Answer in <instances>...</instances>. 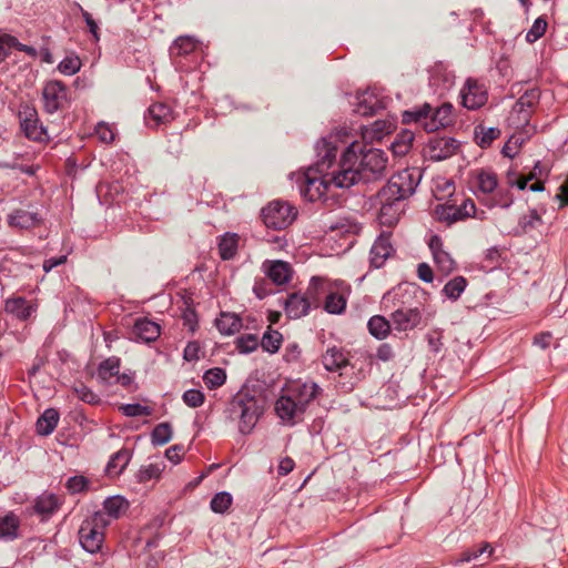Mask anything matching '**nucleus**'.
Listing matches in <instances>:
<instances>
[{
    "label": "nucleus",
    "mask_w": 568,
    "mask_h": 568,
    "mask_svg": "<svg viewBox=\"0 0 568 568\" xmlns=\"http://www.w3.org/2000/svg\"><path fill=\"white\" fill-rule=\"evenodd\" d=\"M336 140V136L320 140L315 145V165L295 174L300 194L310 202L322 201L326 206H332L341 201L339 195L333 191L338 189L333 181L337 176V165L334 164L337 154Z\"/></svg>",
    "instance_id": "f257e3e1"
},
{
    "label": "nucleus",
    "mask_w": 568,
    "mask_h": 568,
    "mask_svg": "<svg viewBox=\"0 0 568 568\" xmlns=\"http://www.w3.org/2000/svg\"><path fill=\"white\" fill-rule=\"evenodd\" d=\"M62 500L53 493L44 491L34 499L33 511L41 520L51 518L61 507Z\"/></svg>",
    "instance_id": "a211bd4d"
},
{
    "label": "nucleus",
    "mask_w": 568,
    "mask_h": 568,
    "mask_svg": "<svg viewBox=\"0 0 568 568\" xmlns=\"http://www.w3.org/2000/svg\"><path fill=\"white\" fill-rule=\"evenodd\" d=\"M327 293L324 281L320 277H312L306 292L303 294L304 298L310 304V308H317L321 304L323 296Z\"/></svg>",
    "instance_id": "bb28decb"
},
{
    "label": "nucleus",
    "mask_w": 568,
    "mask_h": 568,
    "mask_svg": "<svg viewBox=\"0 0 568 568\" xmlns=\"http://www.w3.org/2000/svg\"><path fill=\"white\" fill-rule=\"evenodd\" d=\"M182 318L184 321V324L189 326V328L192 332L195 331V327L197 325V316L194 308L187 306L182 314Z\"/></svg>",
    "instance_id": "69168bd1"
},
{
    "label": "nucleus",
    "mask_w": 568,
    "mask_h": 568,
    "mask_svg": "<svg viewBox=\"0 0 568 568\" xmlns=\"http://www.w3.org/2000/svg\"><path fill=\"white\" fill-rule=\"evenodd\" d=\"M42 102L49 114L63 110L69 102L68 88L58 80L47 82L42 89Z\"/></svg>",
    "instance_id": "9b49d317"
},
{
    "label": "nucleus",
    "mask_w": 568,
    "mask_h": 568,
    "mask_svg": "<svg viewBox=\"0 0 568 568\" xmlns=\"http://www.w3.org/2000/svg\"><path fill=\"white\" fill-rule=\"evenodd\" d=\"M81 68V61L78 57H65L58 65L61 73L65 75L75 74Z\"/></svg>",
    "instance_id": "603ef678"
},
{
    "label": "nucleus",
    "mask_w": 568,
    "mask_h": 568,
    "mask_svg": "<svg viewBox=\"0 0 568 568\" xmlns=\"http://www.w3.org/2000/svg\"><path fill=\"white\" fill-rule=\"evenodd\" d=\"M260 339L255 334H244L236 338L235 345L240 353L248 354L257 348Z\"/></svg>",
    "instance_id": "de8ad7c7"
},
{
    "label": "nucleus",
    "mask_w": 568,
    "mask_h": 568,
    "mask_svg": "<svg viewBox=\"0 0 568 568\" xmlns=\"http://www.w3.org/2000/svg\"><path fill=\"white\" fill-rule=\"evenodd\" d=\"M462 104L468 110L481 108L488 99L486 88L477 80L468 79L460 90Z\"/></svg>",
    "instance_id": "4468645a"
},
{
    "label": "nucleus",
    "mask_w": 568,
    "mask_h": 568,
    "mask_svg": "<svg viewBox=\"0 0 568 568\" xmlns=\"http://www.w3.org/2000/svg\"><path fill=\"white\" fill-rule=\"evenodd\" d=\"M540 100V91L536 88L527 90L513 106V114H517L519 123H528Z\"/></svg>",
    "instance_id": "dca6fc26"
},
{
    "label": "nucleus",
    "mask_w": 568,
    "mask_h": 568,
    "mask_svg": "<svg viewBox=\"0 0 568 568\" xmlns=\"http://www.w3.org/2000/svg\"><path fill=\"white\" fill-rule=\"evenodd\" d=\"M215 326L223 335H233L242 327L241 318L232 313H221L220 317L215 321Z\"/></svg>",
    "instance_id": "7c9ffc66"
},
{
    "label": "nucleus",
    "mask_w": 568,
    "mask_h": 568,
    "mask_svg": "<svg viewBox=\"0 0 568 568\" xmlns=\"http://www.w3.org/2000/svg\"><path fill=\"white\" fill-rule=\"evenodd\" d=\"M232 496L227 491H220L213 496L210 506L212 511L216 514H224L232 505Z\"/></svg>",
    "instance_id": "49530a36"
},
{
    "label": "nucleus",
    "mask_w": 568,
    "mask_h": 568,
    "mask_svg": "<svg viewBox=\"0 0 568 568\" xmlns=\"http://www.w3.org/2000/svg\"><path fill=\"white\" fill-rule=\"evenodd\" d=\"M398 287L392 292H387L383 296L384 307L393 308L390 312V321L393 329L397 332L412 331L422 322V312L418 306H413L405 302Z\"/></svg>",
    "instance_id": "39448f33"
},
{
    "label": "nucleus",
    "mask_w": 568,
    "mask_h": 568,
    "mask_svg": "<svg viewBox=\"0 0 568 568\" xmlns=\"http://www.w3.org/2000/svg\"><path fill=\"white\" fill-rule=\"evenodd\" d=\"M320 387L314 382H294L283 389L275 402L277 417L287 425L302 420L310 403L316 397Z\"/></svg>",
    "instance_id": "7ed1b4c3"
},
{
    "label": "nucleus",
    "mask_w": 568,
    "mask_h": 568,
    "mask_svg": "<svg viewBox=\"0 0 568 568\" xmlns=\"http://www.w3.org/2000/svg\"><path fill=\"white\" fill-rule=\"evenodd\" d=\"M417 275H418V278L425 283H432L434 280L433 270L427 263L418 264Z\"/></svg>",
    "instance_id": "0e129e2a"
},
{
    "label": "nucleus",
    "mask_w": 568,
    "mask_h": 568,
    "mask_svg": "<svg viewBox=\"0 0 568 568\" xmlns=\"http://www.w3.org/2000/svg\"><path fill=\"white\" fill-rule=\"evenodd\" d=\"M226 414L231 420L237 422L242 435H248L264 414V399L248 389H242L229 403Z\"/></svg>",
    "instance_id": "20e7f679"
},
{
    "label": "nucleus",
    "mask_w": 568,
    "mask_h": 568,
    "mask_svg": "<svg viewBox=\"0 0 568 568\" xmlns=\"http://www.w3.org/2000/svg\"><path fill=\"white\" fill-rule=\"evenodd\" d=\"M41 216L38 212H30L27 210H16L8 216V223L10 226L20 229H31L39 225Z\"/></svg>",
    "instance_id": "b1692460"
},
{
    "label": "nucleus",
    "mask_w": 568,
    "mask_h": 568,
    "mask_svg": "<svg viewBox=\"0 0 568 568\" xmlns=\"http://www.w3.org/2000/svg\"><path fill=\"white\" fill-rule=\"evenodd\" d=\"M4 311L20 321H27L36 311V307L28 303L24 297L14 296L4 301Z\"/></svg>",
    "instance_id": "4be33fe9"
},
{
    "label": "nucleus",
    "mask_w": 568,
    "mask_h": 568,
    "mask_svg": "<svg viewBox=\"0 0 568 568\" xmlns=\"http://www.w3.org/2000/svg\"><path fill=\"white\" fill-rule=\"evenodd\" d=\"M500 134V130L498 128H486L484 125H478L475 128V138L477 144L485 149L488 148L494 140H496Z\"/></svg>",
    "instance_id": "ea45409f"
},
{
    "label": "nucleus",
    "mask_w": 568,
    "mask_h": 568,
    "mask_svg": "<svg viewBox=\"0 0 568 568\" xmlns=\"http://www.w3.org/2000/svg\"><path fill=\"white\" fill-rule=\"evenodd\" d=\"M20 128L29 140L43 142L49 140L47 129L39 120L38 111L29 104H22L18 113Z\"/></svg>",
    "instance_id": "9d476101"
},
{
    "label": "nucleus",
    "mask_w": 568,
    "mask_h": 568,
    "mask_svg": "<svg viewBox=\"0 0 568 568\" xmlns=\"http://www.w3.org/2000/svg\"><path fill=\"white\" fill-rule=\"evenodd\" d=\"M394 248L388 235L382 234L377 237L371 248V263L375 267H381L392 255Z\"/></svg>",
    "instance_id": "5701e85b"
},
{
    "label": "nucleus",
    "mask_w": 568,
    "mask_h": 568,
    "mask_svg": "<svg viewBox=\"0 0 568 568\" xmlns=\"http://www.w3.org/2000/svg\"><path fill=\"white\" fill-rule=\"evenodd\" d=\"M132 334L136 341L154 342L161 334L160 325L149 318H138L134 323Z\"/></svg>",
    "instance_id": "412c9836"
},
{
    "label": "nucleus",
    "mask_w": 568,
    "mask_h": 568,
    "mask_svg": "<svg viewBox=\"0 0 568 568\" xmlns=\"http://www.w3.org/2000/svg\"><path fill=\"white\" fill-rule=\"evenodd\" d=\"M322 364L328 372H339V376L347 375L354 366L349 363L348 353L338 346L327 347L322 355Z\"/></svg>",
    "instance_id": "ddd939ff"
},
{
    "label": "nucleus",
    "mask_w": 568,
    "mask_h": 568,
    "mask_svg": "<svg viewBox=\"0 0 568 568\" xmlns=\"http://www.w3.org/2000/svg\"><path fill=\"white\" fill-rule=\"evenodd\" d=\"M546 28H547V21L542 18H537L534 21L532 27L527 32L526 40L528 42L537 41L540 37L544 36V33L546 32Z\"/></svg>",
    "instance_id": "6e6d98bb"
},
{
    "label": "nucleus",
    "mask_w": 568,
    "mask_h": 568,
    "mask_svg": "<svg viewBox=\"0 0 568 568\" xmlns=\"http://www.w3.org/2000/svg\"><path fill=\"white\" fill-rule=\"evenodd\" d=\"M541 224L542 220L536 210H530L527 214H524L518 222V226L524 233H528L532 230H536Z\"/></svg>",
    "instance_id": "c03bdc74"
},
{
    "label": "nucleus",
    "mask_w": 568,
    "mask_h": 568,
    "mask_svg": "<svg viewBox=\"0 0 568 568\" xmlns=\"http://www.w3.org/2000/svg\"><path fill=\"white\" fill-rule=\"evenodd\" d=\"M200 346L196 342H190L184 348L183 357L187 362L199 359Z\"/></svg>",
    "instance_id": "774afa93"
},
{
    "label": "nucleus",
    "mask_w": 568,
    "mask_h": 568,
    "mask_svg": "<svg viewBox=\"0 0 568 568\" xmlns=\"http://www.w3.org/2000/svg\"><path fill=\"white\" fill-rule=\"evenodd\" d=\"M459 149V142L450 136H435L429 139L425 152L433 161H443L453 156Z\"/></svg>",
    "instance_id": "f8f14e48"
},
{
    "label": "nucleus",
    "mask_w": 568,
    "mask_h": 568,
    "mask_svg": "<svg viewBox=\"0 0 568 568\" xmlns=\"http://www.w3.org/2000/svg\"><path fill=\"white\" fill-rule=\"evenodd\" d=\"M414 138L415 135L412 131H402L390 144L393 153L397 156L407 154L413 145Z\"/></svg>",
    "instance_id": "f704fd0d"
},
{
    "label": "nucleus",
    "mask_w": 568,
    "mask_h": 568,
    "mask_svg": "<svg viewBox=\"0 0 568 568\" xmlns=\"http://www.w3.org/2000/svg\"><path fill=\"white\" fill-rule=\"evenodd\" d=\"M265 275L276 285H284L292 280L293 268L290 263L275 260L265 261L262 265Z\"/></svg>",
    "instance_id": "f3484780"
},
{
    "label": "nucleus",
    "mask_w": 568,
    "mask_h": 568,
    "mask_svg": "<svg viewBox=\"0 0 568 568\" xmlns=\"http://www.w3.org/2000/svg\"><path fill=\"white\" fill-rule=\"evenodd\" d=\"M427 342L432 352L439 353L443 347L442 332H434L428 334Z\"/></svg>",
    "instance_id": "e2e57ef3"
},
{
    "label": "nucleus",
    "mask_w": 568,
    "mask_h": 568,
    "mask_svg": "<svg viewBox=\"0 0 568 568\" xmlns=\"http://www.w3.org/2000/svg\"><path fill=\"white\" fill-rule=\"evenodd\" d=\"M131 459V453L126 448H122L115 454H113L106 465V473L109 476H118L120 475L124 468L128 466Z\"/></svg>",
    "instance_id": "2f4dec72"
},
{
    "label": "nucleus",
    "mask_w": 568,
    "mask_h": 568,
    "mask_svg": "<svg viewBox=\"0 0 568 568\" xmlns=\"http://www.w3.org/2000/svg\"><path fill=\"white\" fill-rule=\"evenodd\" d=\"M74 393L77 394L78 398L84 403L98 404L100 402V397L85 385L81 384L74 387Z\"/></svg>",
    "instance_id": "bf43d9fd"
},
{
    "label": "nucleus",
    "mask_w": 568,
    "mask_h": 568,
    "mask_svg": "<svg viewBox=\"0 0 568 568\" xmlns=\"http://www.w3.org/2000/svg\"><path fill=\"white\" fill-rule=\"evenodd\" d=\"M162 469L163 468L161 467L160 464H149L139 470V480L148 481L153 478H159L162 473Z\"/></svg>",
    "instance_id": "13d9d810"
},
{
    "label": "nucleus",
    "mask_w": 568,
    "mask_h": 568,
    "mask_svg": "<svg viewBox=\"0 0 568 568\" xmlns=\"http://www.w3.org/2000/svg\"><path fill=\"white\" fill-rule=\"evenodd\" d=\"M416 169H405L392 175L387 184L378 192L379 201H396L402 203L412 196L420 181Z\"/></svg>",
    "instance_id": "0eeeda50"
},
{
    "label": "nucleus",
    "mask_w": 568,
    "mask_h": 568,
    "mask_svg": "<svg viewBox=\"0 0 568 568\" xmlns=\"http://www.w3.org/2000/svg\"><path fill=\"white\" fill-rule=\"evenodd\" d=\"M65 487L70 494H79L89 488V480L81 475L72 476L67 480Z\"/></svg>",
    "instance_id": "5fc2aeb1"
},
{
    "label": "nucleus",
    "mask_w": 568,
    "mask_h": 568,
    "mask_svg": "<svg viewBox=\"0 0 568 568\" xmlns=\"http://www.w3.org/2000/svg\"><path fill=\"white\" fill-rule=\"evenodd\" d=\"M239 236L235 233H225L219 241V253L222 260L227 261L237 252Z\"/></svg>",
    "instance_id": "473e14b6"
},
{
    "label": "nucleus",
    "mask_w": 568,
    "mask_h": 568,
    "mask_svg": "<svg viewBox=\"0 0 568 568\" xmlns=\"http://www.w3.org/2000/svg\"><path fill=\"white\" fill-rule=\"evenodd\" d=\"M173 430L169 423L158 424L151 433V443L154 446H163L172 439Z\"/></svg>",
    "instance_id": "a19ab883"
},
{
    "label": "nucleus",
    "mask_w": 568,
    "mask_h": 568,
    "mask_svg": "<svg viewBox=\"0 0 568 568\" xmlns=\"http://www.w3.org/2000/svg\"><path fill=\"white\" fill-rule=\"evenodd\" d=\"M129 508V503L125 498L120 495L111 496L106 498L103 503V514L105 518L118 519L120 518Z\"/></svg>",
    "instance_id": "c85d7f7f"
},
{
    "label": "nucleus",
    "mask_w": 568,
    "mask_h": 568,
    "mask_svg": "<svg viewBox=\"0 0 568 568\" xmlns=\"http://www.w3.org/2000/svg\"><path fill=\"white\" fill-rule=\"evenodd\" d=\"M352 104L354 112L363 116L373 115L385 108L384 100L379 98L375 90L371 89L357 93Z\"/></svg>",
    "instance_id": "2eb2a0df"
},
{
    "label": "nucleus",
    "mask_w": 568,
    "mask_h": 568,
    "mask_svg": "<svg viewBox=\"0 0 568 568\" xmlns=\"http://www.w3.org/2000/svg\"><path fill=\"white\" fill-rule=\"evenodd\" d=\"M297 215L296 209L288 202L276 200L262 210L264 224L274 230H283L291 225Z\"/></svg>",
    "instance_id": "1a4fd4ad"
},
{
    "label": "nucleus",
    "mask_w": 568,
    "mask_h": 568,
    "mask_svg": "<svg viewBox=\"0 0 568 568\" xmlns=\"http://www.w3.org/2000/svg\"><path fill=\"white\" fill-rule=\"evenodd\" d=\"M196 48V40L190 36H181L172 43L170 48L171 55H186Z\"/></svg>",
    "instance_id": "4c0bfd02"
},
{
    "label": "nucleus",
    "mask_w": 568,
    "mask_h": 568,
    "mask_svg": "<svg viewBox=\"0 0 568 568\" xmlns=\"http://www.w3.org/2000/svg\"><path fill=\"white\" fill-rule=\"evenodd\" d=\"M403 123H415L426 132H435L440 128L449 125L453 121V105L444 103L437 109H433L430 104L425 103L413 110L404 111L402 114Z\"/></svg>",
    "instance_id": "423d86ee"
},
{
    "label": "nucleus",
    "mask_w": 568,
    "mask_h": 568,
    "mask_svg": "<svg viewBox=\"0 0 568 568\" xmlns=\"http://www.w3.org/2000/svg\"><path fill=\"white\" fill-rule=\"evenodd\" d=\"M379 221L383 225L392 226L399 220L403 213L402 203L396 201H379Z\"/></svg>",
    "instance_id": "cd10ccee"
},
{
    "label": "nucleus",
    "mask_w": 568,
    "mask_h": 568,
    "mask_svg": "<svg viewBox=\"0 0 568 568\" xmlns=\"http://www.w3.org/2000/svg\"><path fill=\"white\" fill-rule=\"evenodd\" d=\"M261 346L268 353H276L282 343V334L277 331H271L264 333L261 339Z\"/></svg>",
    "instance_id": "a18cd8bd"
},
{
    "label": "nucleus",
    "mask_w": 568,
    "mask_h": 568,
    "mask_svg": "<svg viewBox=\"0 0 568 568\" xmlns=\"http://www.w3.org/2000/svg\"><path fill=\"white\" fill-rule=\"evenodd\" d=\"M59 417V413L54 408L45 409L37 420V433L41 436H48L53 433L58 425Z\"/></svg>",
    "instance_id": "c756f323"
},
{
    "label": "nucleus",
    "mask_w": 568,
    "mask_h": 568,
    "mask_svg": "<svg viewBox=\"0 0 568 568\" xmlns=\"http://www.w3.org/2000/svg\"><path fill=\"white\" fill-rule=\"evenodd\" d=\"M182 399L189 407L196 408L204 403L205 396L200 389L190 388L183 393Z\"/></svg>",
    "instance_id": "864d4df0"
},
{
    "label": "nucleus",
    "mask_w": 568,
    "mask_h": 568,
    "mask_svg": "<svg viewBox=\"0 0 568 568\" xmlns=\"http://www.w3.org/2000/svg\"><path fill=\"white\" fill-rule=\"evenodd\" d=\"M346 307V298L338 293H326L324 308L331 314H341Z\"/></svg>",
    "instance_id": "37998d69"
},
{
    "label": "nucleus",
    "mask_w": 568,
    "mask_h": 568,
    "mask_svg": "<svg viewBox=\"0 0 568 568\" xmlns=\"http://www.w3.org/2000/svg\"><path fill=\"white\" fill-rule=\"evenodd\" d=\"M476 213V205L471 199H466L464 202L457 205H447L443 207L440 217L449 223L464 220L466 217L474 216Z\"/></svg>",
    "instance_id": "6ab92c4d"
},
{
    "label": "nucleus",
    "mask_w": 568,
    "mask_h": 568,
    "mask_svg": "<svg viewBox=\"0 0 568 568\" xmlns=\"http://www.w3.org/2000/svg\"><path fill=\"white\" fill-rule=\"evenodd\" d=\"M486 552L488 554V556H490L493 552V548L488 542H484L476 548L465 550L456 562H469L477 559L479 556Z\"/></svg>",
    "instance_id": "09e8293b"
},
{
    "label": "nucleus",
    "mask_w": 568,
    "mask_h": 568,
    "mask_svg": "<svg viewBox=\"0 0 568 568\" xmlns=\"http://www.w3.org/2000/svg\"><path fill=\"white\" fill-rule=\"evenodd\" d=\"M121 361L116 356H111L99 364L97 376L105 385H113L115 377L120 372Z\"/></svg>",
    "instance_id": "a878e982"
},
{
    "label": "nucleus",
    "mask_w": 568,
    "mask_h": 568,
    "mask_svg": "<svg viewBox=\"0 0 568 568\" xmlns=\"http://www.w3.org/2000/svg\"><path fill=\"white\" fill-rule=\"evenodd\" d=\"M94 132H95V135L98 136V139L103 143L113 142L114 136H115L111 126L104 122H100L95 126Z\"/></svg>",
    "instance_id": "052dcab7"
},
{
    "label": "nucleus",
    "mask_w": 568,
    "mask_h": 568,
    "mask_svg": "<svg viewBox=\"0 0 568 568\" xmlns=\"http://www.w3.org/2000/svg\"><path fill=\"white\" fill-rule=\"evenodd\" d=\"M467 286V281L464 276H455L448 281L443 287L442 293L452 301H456L463 294Z\"/></svg>",
    "instance_id": "58836bf2"
},
{
    "label": "nucleus",
    "mask_w": 568,
    "mask_h": 568,
    "mask_svg": "<svg viewBox=\"0 0 568 568\" xmlns=\"http://www.w3.org/2000/svg\"><path fill=\"white\" fill-rule=\"evenodd\" d=\"M369 333L378 339L385 338L390 329L393 328L390 318L387 320L384 316L375 315L369 318L367 323Z\"/></svg>",
    "instance_id": "72a5a7b5"
},
{
    "label": "nucleus",
    "mask_w": 568,
    "mask_h": 568,
    "mask_svg": "<svg viewBox=\"0 0 568 568\" xmlns=\"http://www.w3.org/2000/svg\"><path fill=\"white\" fill-rule=\"evenodd\" d=\"M376 357L382 362H388L393 359L394 352L392 346L387 343L381 344L376 351Z\"/></svg>",
    "instance_id": "338daca9"
},
{
    "label": "nucleus",
    "mask_w": 568,
    "mask_h": 568,
    "mask_svg": "<svg viewBox=\"0 0 568 568\" xmlns=\"http://www.w3.org/2000/svg\"><path fill=\"white\" fill-rule=\"evenodd\" d=\"M433 258L443 274L448 275L455 270V261L446 251L437 253Z\"/></svg>",
    "instance_id": "3c124183"
},
{
    "label": "nucleus",
    "mask_w": 568,
    "mask_h": 568,
    "mask_svg": "<svg viewBox=\"0 0 568 568\" xmlns=\"http://www.w3.org/2000/svg\"><path fill=\"white\" fill-rule=\"evenodd\" d=\"M476 183L481 193H493L498 185L497 175L490 170H480L476 174Z\"/></svg>",
    "instance_id": "c9c22d12"
},
{
    "label": "nucleus",
    "mask_w": 568,
    "mask_h": 568,
    "mask_svg": "<svg viewBox=\"0 0 568 568\" xmlns=\"http://www.w3.org/2000/svg\"><path fill=\"white\" fill-rule=\"evenodd\" d=\"M253 292L258 300H263L272 293V290L265 280H260L254 283Z\"/></svg>",
    "instance_id": "680f3d73"
},
{
    "label": "nucleus",
    "mask_w": 568,
    "mask_h": 568,
    "mask_svg": "<svg viewBox=\"0 0 568 568\" xmlns=\"http://www.w3.org/2000/svg\"><path fill=\"white\" fill-rule=\"evenodd\" d=\"M121 410L128 417L150 416L152 413L149 406L141 404H126L121 407Z\"/></svg>",
    "instance_id": "4d7b16f0"
},
{
    "label": "nucleus",
    "mask_w": 568,
    "mask_h": 568,
    "mask_svg": "<svg viewBox=\"0 0 568 568\" xmlns=\"http://www.w3.org/2000/svg\"><path fill=\"white\" fill-rule=\"evenodd\" d=\"M110 525V519L99 510L85 518L79 529V541L82 548L89 554H97L101 550L104 541V529Z\"/></svg>",
    "instance_id": "6e6552de"
},
{
    "label": "nucleus",
    "mask_w": 568,
    "mask_h": 568,
    "mask_svg": "<svg viewBox=\"0 0 568 568\" xmlns=\"http://www.w3.org/2000/svg\"><path fill=\"white\" fill-rule=\"evenodd\" d=\"M204 384L210 389L221 387L226 381V373L223 368L213 367L207 369L203 375Z\"/></svg>",
    "instance_id": "79ce46f5"
},
{
    "label": "nucleus",
    "mask_w": 568,
    "mask_h": 568,
    "mask_svg": "<svg viewBox=\"0 0 568 568\" xmlns=\"http://www.w3.org/2000/svg\"><path fill=\"white\" fill-rule=\"evenodd\" d=\"M144 120L148 126L156 129L161 124H165L173 120L172 109L162 102L154 103L149 106Z\"/></svg>",
    "instance_id": "aec40b11"
},
{
    "label": "nucleus",
    "mask_w": 568,
    "mask_h": 568,
    "mask_svg": "<svg viewBox=\"0 0 568 568\" xmlns=\"http://www.w3.org/2000/svg\"><path fill=\"white\" fill-rule=\"evenodd\" d=\"M394 130V122L390 120H376L371 128L369 138L381 140L384 135Z\"/></svg>",
    "instance_id": "8fccbe9b"
},
{
    "label": "nucleus",
    "mask_w": 568,
    "mask_h": 568,
    "mask_svg": "<svg viewBox=\"0 0 568 568\" xmlns=\"http://www.w3.org/2000/svg\"><path fill=\"white\" fill-rule=\"evenodd\" d=\"M19 519L12 515H6L0 518V537L7 540H13L18 537Z\"/></svg>",
    "instance_id": "e433bc0d"
},
{
    "label": "nucleus",
    "mask_w": 568,
    "mask_h": 568,
    "mask_svg": "<svg viewBox=\"0 0 568 568\" xmlns=\"http://www.w3.org/2000/svg\"><path fill=\"white\" fill-rule=\"evenodd\" d=\"M388 158L381 149L364 150L357 142L349 143L343 151L333 178L339 189H349L358 183H372L386 174Z\"/></svg>",
    "instance_id": "f03ea898"
},
{
    "label": "nucleus",
    "mask_w": 568,
    "mask_h": 568,
    "mask_svg": "<svg viewBox=\"0 0 568 568\" xmlns=\"http://www.w3.org/2000/svg\"><path fill=\"white\" fill-rule=\"evenodd\" d=\"M283 304L290 318H300L305 316L311 310L310 304L300 293L290 294Z\"/></svg>",
    "instance_id": "393cba45"
}]
</instances>
